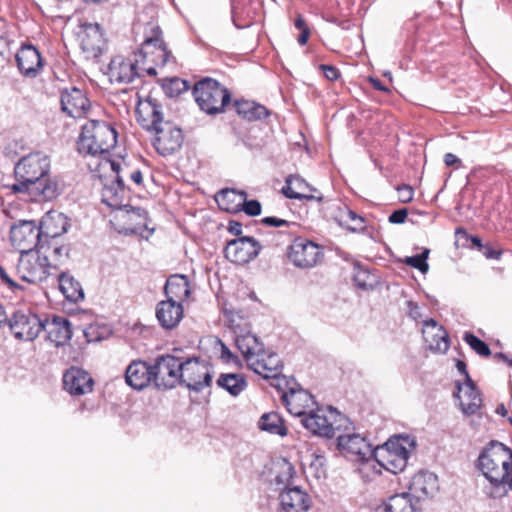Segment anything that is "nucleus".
Listing matches in <instances>:
<instances>
[{"label": "nucleus", "instance_id": "obj_55", "mask_svg": "<svg viewBox=\"0 0 512 512\" xmlns=\"http://www.w3.org/2000/svg\"><path fill=\"white\" fill-rule=\"evenodd\" d=\"M365 277H368L366 271H359L354 277V280L357 283V285L364 290L372 287V285L366 281Z\"/></svg>", "mask_w": 512, "mask_h": 512}, {"label": "nucleus", "instance_id": "obj_27", "mask_svg": "<svg viewBox=\"0 0 512 512\" xmlns=\"http://www.w3.org/2000/svg\"><path fill=\"white\" fill-rule=\"evenodd\" d=\"M20 72L27 77H35L42 69L43 62L39 51L32 45H24L16 54Z\"/></svg>", "mask_w": 512, "mask_h": 512}, {"label": "nucleus", "instance_id": "obj_62", "mask_svg": "<svg viewBox=\"0 0 512 512\" xmlns=\"http://www.w3.org/2000/svg\"><path fill=\"white\" fill-rule=\"evenodd\" d=\"M130 178L137 185L142 184L143 177H142V173L140 170H135V171L131 172Z\"/></svg>", "mask_w": 512, "mask_h": 512}, {"label": "nucleus", "instance_id": "obj_59", "mask_svg": "<svg viewBox=\"0 0 512 512\" xmlns=\"http://www.w3.org/2000/svg\"><path fill=\"white\" fill-rule=\"evenodd\" d=\"M310 36V30L309 29H303L298 36V43L300 45H305L309 39Z\"/></svg>", "mask_w": 512, "mask_h": 512}, {"label": "nucleus", "instance_id": "obj_44", "mask_svg": "<svg viewBox=\"0 0 512 512\" xmlns=\"http://www.w3.org/2000/svg\"><path fill=\"white\" fill-rule=\"evenodd\" d=\"M328 414H330V424L332 428V437L335 436L337 431H343V433H352L354 428L351 427L350 420L343 414L339 413L336 409L329 408Z\"/></svg>", "mask_w": 512, "mask_h": 512}, {"label": "nucleus", "instance_id": "obj_1", "mask_svg": "<svg viewBox=\"0 0 512 512\" xmlns=\"http://www.w3.org/2000/svg\"><path fill=\"white\" fill-rule=\"evenodd\" d=\"M50 159L42 152L23 156L15 165L16 183L12 190L17 193L27 192L37 200H51L58 194L57 184L48 178Z\"/></svg>", "mask_w": 512, "mask_h": 512}, {"label": "nucleus", "instance_id": "obj_51", "mask_svg": "<svg viewBox=\"0 0 512 512\" xmlns=\"http://www.w3.org/2000/svg\"><path fill=\"white\" fill-rule=\"evenodd\" d=\"M241 210H243L249 216H257L261 213V204L257 200H247V194L245 192Z\"/></svg>", "mask_w": 512, "mask_h": 512}, {"label": "nucleus", "instance_id": "obj_41", "mask_svg": "<svg viewBox=\"0 0 512 512\" xmlns=\"http://www.w3.org/2000/svg\"><path fill=\"white\" fill-rule=\"evenodd\" d=\"M259 428L271 434L285 436L287 434L283 420L277 413H267L261 416L259 420Z\"/></svg>", "mask_w": 512, "mask_h": 512}, {"label": "nucleus", "instance_id": "obj_2", "mask_svg": "<svg viewBox=\"0 0 512 512\" xmlns=\"http://www.w3.org/2000/svg\"><path fill=\"white\" fill-rule=\"evenodd\" d=\"M235 344L244 357L249 369L265 379H272L271 385L282 389L287 381L281 376L282 363L279 356L265 350L256 335L241 327H234Z\"/></svg>", "mask_w": 512, "mask_h": 512}, {"label": "nucleus", "instance_id": "obj_26", "mask_svg": "<svg viewBox=\"0 0 512 512\" xmlns=\"http://www.w3.org/2000/svg\"><path fill=\"white\" fill-rule=\"evenodd\" d=\"M47 333V339L59 347L66 344L72 337L70 322L64 317L54 316L43 321V327Z\"/></svg>", "mask_w": 512, "mask_h": 512}, {"label": "nucleus", "instance_id": "obj_21", "mask_svg": "<svg viewBox=\"0 0 512 512\" xmlns=\"http://www.w3.org/2000/svg\"><path fill=\"white\" fill-rule=\"evenodd\" d=\"M280 506L284 512H306L311 506L310 496L299 487H285L279 494Z\"/></svg>", "mask_w": 512, "mask_h": 512}, {"label": "nucleus", "instance_id": "obj_63", "mask_svg": "<svg viewBox=\"0 0 512 512\" xmlns=\"http://www.w3.org/2000/svg\"><path fill=\"white\" fill-rule=\"evenodd\" d=\"M295 27L300 31H302L303 29H309L305 23V20L300 15L295 20Z\"/></svg>", "mask_w": 512, "mask_h": 512}, {"label": "nucleus", "instance_id": "obj_40", "mask_svg": "<svg viewBox=\"0 0 512 512\" xmlns=\"http://www.w3.org/2000/svg\"><path fill=\"white\" fill-rule=\"evenodd\" d=\"M237 113L248 121L260 120L268 115V110L253 101L241 100L235 102Z\"/></svg>", "mask_w": 512, "mask_h": 512}, {"label": "nucleus", "instance_id": "obj_30", "mask_svg": "<svg viewBox=\"0 0 512 512\" xmlns=\"http://www.w3.org/2000/svg\"><path fill=\"white\" fill-rule=\"evenodd\" d=\"M303 426L315 435L331 438L332 426L330 424V414L328 410L314 408L304 418L301 419Z\"/></svg>", "mask_w": 512, "mask_h": 512}, {"label": "nucleus", "instance_id": "obj_17", "mask_svg": "<svg viewBox=\"0 0 512 512\" xmlns=\"http://www.w3.org/2000/svg\"><path fill=\"white\" fill-rule=\"evenodd\" d=\"M288 412L294 416L304 418L311 410L314 409L316 402L314 397L304 389L289 388L288 392H284L281 396Z\"/></svg>", "mask_w": 512, "mask_h": 512}, {"label": "nucleus", "instance_id": "obj_4", "mask_svg": "<svg viewBox=\"0 0 512 512\" xmlns=\"http://www.w3.org/2000/svg\"><path fill=\"white\" fill-rule=\"evenodd\" d=\"M116 143L117 133L110 124L90 120L82 127L79 151L91 155L103 154L113 148Z\"/></svg>", "mask_w": 512, "mask_h": 512}, {"label": "nucleus", "instance_id": "obj_60", "mask_svg": "<svg viewBox=\"0 0 512 512\" xmlns=\"http://www.w3.org/2000/svg\"><path fill=\"white\" fill-rule=\"evenodd\" d=\"M484 255L488 259H499L501 256V252L498 250H494L492 248H487L486 251L484 252Z\"/></svg>", "mask_w": 512, "mask_h": 512}, {"label": "nucleus", "instance_id": "obj_50", "mask_svg": "<svg viewBox=\"0 0 512 512\" xmlns=\"http://www.w3.org/2000/svg\"><path fill=\"white\" fill-rule=\"evenodd\" d=\"M293 473L294 468L292 467V465L288 462H285L282 465L279 473L276 475L275 482L279 485L282 484L285 485V487H288V484L293 477Z\"/></svg>", "mask_w": 512, "mask_h": 512}, {"label": "nucleus", "instance_id": "obj_34", "mask_svg": "<svg viewBox=\"0 0 512 512\" xmlns=\"http://www.w3.org/2000/svg\"><path fill=\"white\" fill-rule=\"evenodd\" d=\"M69 227L68 218L60 212H49L41 221L42 235L49 238H56L67 232Z\"/></svg>", "mask_w": 512, "mask_h": 512}, {"label": "nucleus", "instance_id": "obj_14", "mask_svg": "<svg viewBox=\"0 0 512 512\" xmlns=\"http://www.w3.org/2000/svg\"><path fill=\"white\" fill-rule=\"evenodd\" d=\"M103 168H109L114 174V180L111 184H105L102 189V202L115 211L122 207L125 199V189L120 177L121 165L120 163L112 160H104L102 162Z\"/></svg>", "mask_w": 512, "mask_h": 512}, {"label": "nucleus", "instance_id": "obj_57", "mask_svg": "<svg viewBox=\"0 0 512 512\" xmlns=\"http://www.w3.org/2000/svg\"><path fill=\"white\" fill-rule=\"evenodd\" d=\"M0 279L6 283L10 288L15 289L18 288V284H16L10 276L7 274L6 270L0 266Z\"/></svg>", "mask_w": 512, "mask_h": 512}, {"label": "nucleus", "instance_id": "obj_28", "mask_svg": "<svg viewBox=\"0 0 512 512\" xmlns=\"http://www.w3.org/2000/svg\"><path fill=\"white\" fill-rule=\"evenodd\" d=\"M156 318L164 329H173L183 318V306L176 301L162 300L156 306Z\"/></svg>", "mask_w": 512, "mask_h": 512}, {"label": "nucleus", "instance_id": "obj_48", "mask_svg": "<svg viewBox=\"0 0 512 512\" xmlns=\"http://www.w3.org/2000/svg\"><path fill=\"white\" fill-rule=\"evenodd\" d=\"M166 93L170 97L178 96L183 91L188 89L187 82L185 80L179 78H173L169 81L168 84L164 86Z\"/></svg>", "mask_w": 512, "mask_h": 512}, {"label": "nucleus", "instance_id": "obj_29", "mask_svg": "<svg viewBox=\"0 0 512 512\" xmlns=\"http://www.w3.org/2000/svg\"><path fill=\"white\" fill-rule=\"evenodd\" d=\"M19 278L28 283H37L46 278V268L39 256H26L17 265Z\"/></svg>", "mask_w": 512, "mask_h": 512}, {"label": "nucleus", "instance_id": "obj_6", "mask_svg": "<svg viewBox=\"0 0 512 512\" xmlns=\"http://www.w3.org/2000/svg\"><path fill=\"white\" fill-rule=\"evenodd\" d=\"M193 95L200 109L207 114L222 112L231 100L227 88L211 78L197 82L193 89Z\"/></svg>", "mask_w": 512, "mask_h": 512}, {"label": "nucleus", "instance_id": "obj_43", "mask_svg": "<svg viewBox=\"0 0 512 512\" xmlns=\"http://www.w3.org/2000/svg\"><path fill=\"white\" fill-rule=\"evenodd\" d=\"M337 219L341 226L351 231L360 230L364 226L363 218L348 208L340 210Z\"/></svg>", "mask_w": 512, "mask_h": 512}, {"label": "nucleus", "instance_id": "obj_53", "mask_svg": "<svg viewBox=\"0 0 512 512\" xmlns=\"http://www.w3.org/2000/svg\"><path fill=\"white\" fill-rule=\"evenodd\" d=\"M407 215L408 212L407 209L405 208L396 210L389 216V222L394 224L404 223V221L407 218Z\"/></svg>", "mask_w": 512, "mask_h": 512}, {"label": "nucleus", "instance_id": "obj_58", "mask_svg": "<svg viewBox=\"0 0 512 512\" xmlns=\"http://www.w3.org/2000/svg\"><path fill=\"white\" fill-rule=\"evenodd\" d=\"M444 163L447 166H454V165L459 166L461 164V160L456 155H454L452 153H446L444 156Z\"/></svg>", "mask_w": 512, "mask_h": 512}, {"label": "nucleus", "instance_id": "obj_38", "mask_svg": "<svg viewBox=\"0 0 512 512\" xmlns=\"http://www.w3.org/2000/svg\"><path fill=\"white\" fill-rule=\"evenodd\" d=\"M217 385L237 397L247 388V380L241 373H222L217 379Z\"/></svg>", "mask_w": 512, "mask_h": 512}, {"label": "nucleus", "instance_id": "obj_19", "mask_svg": "<svg viewBox=\"0 0 512 512\" xmlns=\"http://www.w3.org/2000/svg\"><path fill=\"white\" fill-rule=\"evenodd\" d=\"M61 109L68 116L80 118L90 109V101L82 90L76 87L64 89L60 96Z\"/></svg>", "mask_w": 512, "mask_h": 512}, {"label": "nucleus", "instance_id": "obj_52", "mask_svg": "<svg viewBox=\"0 0 512 512\" xmlns=\"http://www.w3.org/2000/svg\"><path fill=\"white\" fill-rule=\"evenodd\" d=\"M399 200L402 203H409L413 200L414 191L409 185H402L397 188Z\"/></svg>", "mask_w": 512, "mask_h": 512}, {"label": "nucleus", "instance_id": "obj_24", "mask_svg": "<svg viewBox=\"0 0 512 512\" xmlns=\"http://www.w3.org/2000/svg\"><path fill=\"white\" fill-rule=\"evenodd\" d=\"M437 490V476L430 472L420 471L412 477L406 493L420 502L421 499L433 496Z\"/></svg>", "mask_w": 512, "mask_h": 512}, {"label": "nucleus", "instance_id": "obj_49", "mask_svg": "<svg viewBox=\"0 0 512 512\" xmlns=\"http://www.w3.org/2000/svg\"><path fill=\"white\" fill-rule=\"evenodd\" d=\"M85 337L88 342H96L103 339L108 334V329L106 327H98L97 325H89L84 330Z\"/></svg>", "mask_w": 512, "mask_h": 512}, {"label": "nucleus", "instance_id": "obj_22", "mask_svg": "<svg viewBox=\"0 0 512 512\" xmlns=\"http://www.w3.org/2000/svg\"><path fill=\"white\" fill-rule=\"evenodd\" d=\"M108 75L113 83H131L138 76L136 60L115 56L109 64Z\"/></svg>", "mask_w": 512, "mask_h": 512}, {"label": "nucleus", "instance_id": "obj_7", "mask_svg": "<svg viewBox=\"0 0 512 512\" xmlns=\"http://www.w3.org/2000/svg\"><path fill=\"white\" fill-rule=\"evenodd\" d=\"M183 357L175 354L160 355L155 359L154 385L158 389L168 390L179 385Z\"/></svg>", "mask_w": 512, "mask_h": 512}, {"label": "nucleus", "instance_id": "obj_54", "mask_svg": "<svg viewBox=\"0 0 512 512\" xmlns=\"http://www.w3.org/2000/svg\"><path fill=\"white\" fill-rule=\"evenodd\" d=\"M320 68L322 69V71L324 72V75L325 77L328 79V80H331V81H334L336 79H338L339 77V71L337 68H335L334 66H330V65H321Z\"/></svg>", "mask_w": 512, "mask_h": 512}, {"label": "nucleus", "instance_id": "obj_11", "mask_svg": "<svg viewBox=\"0 0 512 512\" xmlns=\"http://www.w3.org/2000/svg\"><path fill=\"white\" fill-rule=\"evenodd\" d=\"M337 446L347 458L360 462H369L374 450L363 436L355 432L339 434Z\"/></svg>", "mask_w": 512, "mask_h": 512}, {"label": "nucleus", "instance_id": "obj_15", "mask_svg": "<svg viewBox=\"0 0 512 512\" xmlns=\"http://www.w3.org/2000/svg\"><path fill=\"white\" fill-rule=\"evenodd\" d=\"M321 256L320 247L304 238H295L290 245L288 253L289 259L295 266L300 268L314 267L319 262Z\"/></svg>", "mask_w": 512, "mask_h": 512}, {"label": "nucleus", "instance_id": "obj_36", "mask_svg": "<svg viewBox=\"0 0 512 512\" xmlns=\"http://www.w3.org/2000/svg\"><path fill=\"white\" fill-rule=\"evenodd\" d=\"M387 512H421L420 502L410 496L409 493L402 492L389 497L386 503Z\"/></svg>", "mask_w": 512, "mask_h": 512}, {"label": "nucleus", "instance_id": "obj_12", "mask_svg": "<svg viewBox=\"0 0 512 512\" xmlns=\"http://www.w3.org/2000/svg\"><path fill=\"white\" fill-rule=\"evenodd\" d=\"M40 227L33 221H21L14 225L10 231V240L14 247L22 253H27L37 248L41 241Z\"/></svg>", "mask_w": 512, "mask_h": 512}, {"label": "nucleus", "instance_id": "obj_32", "mask_svg": "<svg viewBox=\"0 0 512 512\" xmlns=\"http://www.w3.org/2000/svg\"><path fill=\"white\" fill-rule=\"evenodd\" d=\"M425 342L433 351L446 352L449 348L448 335L445 329L435 320L429 319L424 322L422 330Z\"/></svg>", "mask_w": 512, "mask_h": 512}, {"label": "nucleus", "instance_id": "obj_18", "mask_svg": "<svg viewBox=\"0 0 512 512\" xmlns=\"http://www.w3.org/2000/svg\"><path fill=\"white\" fill-rule=\"evenodd\" d=\"M136 114L139 124L147 131L154 132L165 122L163 121L162 106L152 98L139 101Z\"/></svg>", "mask_w": 512, "mask_h": 512}, {"label": "nucleus", "instance_id": "obj_47", "mask_svg": "<svg viewBox=\"0 0 512 512\" xmlns=\"http://www.w3.org/2000/svg\"><path fill=\"white\" fill-rule=\"evenodd\" d=\"M262 223L267 226L286 227V232L291 235L295 234L298 229V225L295 222H289L277 217H265L262 219Z\"/></svg>", "mask_w": 512, "mask_h": 512}, {"label": "nucleus", "instance_id": "obj_39", "mask_svg": "<svg viewBox=\"0 0 512 512\" xmlns=\"http://www.w3.org/2000/svg\"><path fill=\"white\" fill-rule=\"evenodd\" d=\"M59 289L70 302L77 303L84 298L80 283L67 273H62L59 276Z\"/></svg>", "mask_w": 512, "mask_h": 512}, {"label": "nucleus", "instance_id": "obj_8", "mask_svg": "<svg viewBox=\"0 0 512 512\" xmlns=\"http://www.w3.org/2000/svg\"><path fill=\"white\" fill-rule=\"evenodd\" d=\"M182 363L179 385H184L189 390L196 392L210 386L212 374L210 366L205 360L198 357H183Z\"/></svg>", "mask_w": 512, "mask_h": 512}, {"label": "nucleus", "instance_id": "obj_42", "mask_svg": "<svg viewBox=\"0 0 512 512\" xmlns=\"http://www.w3.org/2000/svg\"><path fill=\"white\" fill-rule=\"evenodd\" d=\"M307 183L299 176L291 175L286 179V184L282 188L284 195L290 199L313 198L304 193Z\"/></svg>", "mask_w": 512, "mask_h": 512}, {"label": "nucleus", "instance_id": "obj_25", "mask_svg": "<svg viewBox=\"0 0 512 512\" xmlns=\"http://www.w3.org/2000/svg\"><path fill=\"white\" fill-rule=\"evenodd\" d=\"M126 383L136 390H141L154 383L153 365L148 366L145 362L136 360L131 362L125 371Z\"/></svg>", "mask_w": 512, "mask_h": 512}, {"label": "nucleus", "instance_id": "obj_31", "mask_svg": "<svg viewBox=\"0 0 512 512\" xmlns=\"http://www.w3.org/2000/svg\"><path fill=\"white\" fill-rule=\"evenodd\" d=\"M458 392L455 396L459 399L461 411L465 415L475 414L482 405V399L479 391L470 378L464 385H457Z\"/></svg>", "mask_w": 512, "mask_h": 512}, {"label": "nucleus", "instance_id": "obj_9", "mask_svg": "<svg viewBox=\"0 0 512 512\" xmlns=\"http://www.w3.org/2000/svg\"><path fill=\"white\" fill-rule=\"evenodd\" d=\"M111 223L120 233L137 234L147 227V212L127 204L111 212Z\"/></svg>", "mask_w": 512, "mask_h": 512}, {"label": "nucleus", "instance_id": "obj_10", "mask_svg": "<svg viewBox=\"0 0 512 512\" xmlns=\"http://www.w3.org/2000/svg\"><path fill=\"white\" fill-rule=\"evenodd\" d=\"M8 324L15 338L33 341L42 331L43 320L29 310H18L9 318Z\"/></svg>", "mask_w": 512, "mask_h": 512}, {"label": "nucleus", "instance_id": "obj_16", "mask_svg": "<svg viewBox=\"0 0 512 512\" xmlns=\"http://www.w3.org/2000/svg\"><path fill=\"white\" fill-rule=\"evenodd\" d=\"M261 246L253 237H240L229 241L225 247V256L236 264H246L260 252Z\"/></svg>", "mask_w": 512, "mask_h": 512}, {"label": "nucleus", "instance_id": "obj_56", "mask_svg": "<svg viewBox=\"0 0 512 512\" xmlns=\"http://www.w3.org/2000/svg\"><path fill=\"white\" fill-rule=\"evenodd\" d=\"M407 307H408V314L413 320H418L421 318L422 314H421L420 308L415 302L408 301Z\"/></svg>", "mask_w": 512, "mask_h": 512}, {"label": "nucleus", "instance_id": "obj_3", "mask_svg": "<svg viewBox=\"0 0 512 512\" xmlns=\"http://www.w3.org/2000/svg\"><path fill=\"white\" fill-rule=\"evenodd\" d=\"M478 466L489 481L485 493L493 499L505 497V480L511 476L512 450L500 442H491L479 455Z\"/></svg>", "mask_w": 512, "mask_h": 512}, {"label": "nucleus", "instance_id": "obj_23", "mask_svg": "<svg viewBox=\"0 0 512 512\" xmlns=\"http://www.w3.org/2000/svg\"><path fill=\"white\" fill-rule=\"evenodd\" d=\"M63 385L71 395H84L92 391L93 379L83 369L71 367L63 375Z\"/></svg>", "mask_w": 512, "mask_h": 512}, {"label": "nucleus", "instance_id": "obj_35", "mask_svg": "<svg viewBox=\"0 0 512 512\" xmlns=\"http://www.w3.org/2000/svg\"><path fill=\"white\" fill-rule=\"evenodd\" d=\"M164 293L166 298L181 303L190 295L189 282L184 275H172L165 284Z\"/></svg>", "mask_w": 512, "mask_h": 512}, {"label": "nucleus", "instance_id": "obj_46", "mask_svg": "<svg viewBox=\"0 0 512 512\" xmlns=\"http://www.w3.org/2000/svg\"><path fill=\"white\" fill-rule=\"evenodd\" d=\"M464 340L477 354L485 357L490 356L491 351L488 345L474 334L466 332L464 334Z\"/></svg>", "mask_w": 512, "mask_h": 512}, {"label": "nucleus", "instance_id": "obj_33", "mask_svg": "<svg viewBox=\"0 0 512 512\" xmlns=\"http://www.w3.org/2000/svg\"><path fill=\"white\" fill-rule=\"evenodd\" d=\"M153 36L147 37L141 48L144 55L155 54L154 61L165 65L168 62L170 52L167 51L165 43L161 39V31L158 26L152 28Z\"/></svg>", "mask_w": 512, "mask_h": 512}, {"label": "nucleus", "instance_id": "obj_45", "mask_svg": "<svg viewBox=\"0 0 512 512\" xmlns=\"http://www.w3.org/2000/svg\"><path fill=\"white\" fill-rule=\"evenodd\" d=\"M429 249H424L421 254H417L414 256L406 257L403 262L415 269H418L422 273H427L429 270V265L427 263V258L429 256Z\"/></svg>", "mask_w": 512, "mask_h": 512}, {"label": "nucleus", "instance_id": "obj_20", "mask_svg": "<svg viewBox=\"0 0 512 512\" xmlns=\"http://www.w3.org/2000/svg\"><path fill=\"white\" fill-rule=\"evenodd\" d=\"M79 37L82 51L87 58H97L102 53L105 39L98 23L86 24Z\"/></svg>", "mask_w": 512, "mask_h": 512}, {"label": "nucleus", "instance_id": "obj_61", "mask_svg": "<svg viewBox=\"0 0 512 512\" xmlns=\"http://www.w3.org/2000/svg\"><path fill=\"white\" fill-rule=\"evenodd\" d=\"M369 81L371 82V84L373 85V87L377 90H380V91H384V92H388V88L385 87L381 81L377 78H370Z\"/></svg>", "mask_w": 512, "mask_h": 512}, {"label": "nucleus", "instance_id": "obj_37", "mask_svg": "<svg viewBox=\"0 0 512 512\" xmlns=\"http://www.w3.org/2000/svg\"><path fill=\"white\" fill-rule=\"evenodd\" d=\"M244 191L234 189H223L215 197L218 206L229 213L241 211V205L244 201Z\"/></svg>", "mask_w": 512, "mask_h": 512}, {"label": "nucleus", "instance_id": "obj_5", "mask_svg": "<svg viewBox=\"0 0 512 512\" xmlns=\"http://www.w3.org/2000/svg\"><path fill=\"white\" fill-rule=\"evenodd\" d=\"M412 444L408 437L394 436L383 445H378L372 457L382 468L397 474L405 469L409 458L408 446Z\"/></svg>", "mask_w": 512, "mask_h": 512}, {"label": "nucleus", "instance_id": "obj_13", "mask_svg": "<svg viewBox=\"0 0 512 512\" xmlns=\"http://www.w3.org/2000/svg\"><path fill=\"white\" fill-rule=\"evenodd\" d=\"M154 133L156 137L153 144L159 154L172 155L182 147L184 136L181 128L174 123L166 121Z\"/></svg>", "mask_w": 512, "mask_h": 512}, {"label": "nucleus", "instance_id": "obj_64", "mask_svg": "<svg viewBox=\"0 0 512 512\" xmlns=\"http://www.w3.org/2000/svg\"><path fill=\"white\" fill-rule=\"evenodd\" d=\"M221 347V357L227 360L231 359L233 357L231 351L223 343L221 344Z\"/></svg>", "mask_w": 512, "mask_h": 512}]
</instances>
